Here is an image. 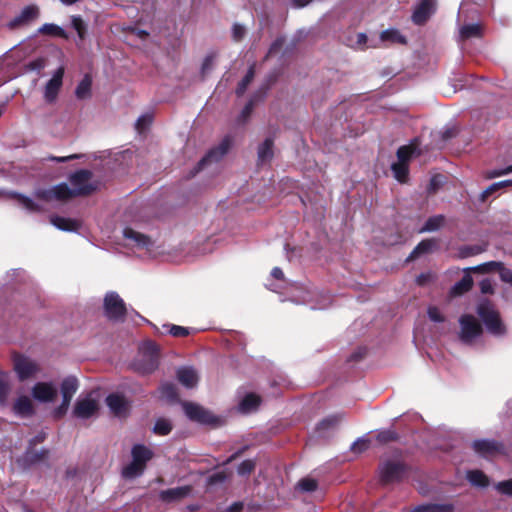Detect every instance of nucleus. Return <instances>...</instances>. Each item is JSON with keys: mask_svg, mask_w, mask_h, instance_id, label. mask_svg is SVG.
<instances>
[{"mask_svg": "<svg viewBox=\"0 0 512 512\" xmlns=\"http://www.w3.org/2000/svg\"><path fill=\"white\" fill-rule=\"evenodd\" d=\"M245 33H246V30L242 25H240L238 23H235L233 25L232 38L234 41H236V42L241 41L244 38Z\"/></svg>", "mask_w": 512, "mask_h": 512, "instance_id": "0e129e2a", "label": "nucleus"}, {"mask_svg": "<svg viewBox=\"0 0 512 512\" xmlns=\"http://www.w3.org/2000/svg\"><path fill=\"white\" fill-rule=\"evenodd\" d=\"M454 505L451 503L438 504V503H427L418 505L409 512H453Z\"/></svg>", "mask_w": 512, "mask_h": 512, "instance_id": "cd10ccee", "label": "nucleus"}, {"mask_svg": "<svg viewBox=\"0 0 512 512\" xmlns=\"http://www.w3.org/2000/svg\"><path fill=\"white\" fill-rule=\"evenodd\" d=\"M459 339L462 343L470 345L483 334L481 323L471 314H463L459 318Z\"/></svg>", "mask_w": 512, "mask_h": 512, "instance_id": "39448f33", "label": "nucleus"}, {"mask_svg": "<svg viewBox=\"0 0 512 512\" xmlns=\"http://www.w3.org/2000/svg\"><path fill=\"white\" fill-rule=\"evenodd\" d=\"M370 446V440L359 438L351 445V451L354 453H363Z\"/></svg>", "mask_w": 512, "mask_h": 512, "instance_id": "4d7b16f0", "label": "nucleus"}, {"mask_svg": "<svg viewBox=\"0 0 512 512\" xmlns=\"http://www.w3.org/2000/svg\"><path fill=\"white\" fill-rule=\"evenodd\" d=\"M468 481L476 487H487L489 485V479L486 474L481 470H470L467 472Z\"/></svg>", "mask_w": 512, "mask_h": 512, "instance_id": "72a5a7b5", "label": "nucleus"}, {"mask_svg": "<svg viewBox=\"0 0 512 512\" xmlns=\"http://www.w3.org/2000/svg\"><path fill=\"white\" fill-rule=\"evenodd\" d=\"M106 404L116 416H123L129 410V403L123 395L112 393L106 398Z\"/></svg>", "mask_w": 512, "mask_h": 512, "instance_id": "f3484780", "label": "nucleus"}, {"mask_svg": "<svg viewBox=\"0 0 512 512\" xmlns=\"http://www.w3.org/2000/svg\"><path fill=\"white\" fill-rule=\"evenodd\" d=\"M476 311L490 334L494 336L506 334V326L502 322L499 312L494 309L489 300L480 302Z\"/></svg>", "mask_w": 512, "mask_h": 512, "instance_id": "f03ea898", "label": "nucleus"}, {"mask_svg": "<svg viewBox=\"0 0 512 512\" xmlns=\"http://www.w3.org/2000/svg\"><path fill=\"white\" fill-rule=\"evenodd\" d=\"M13 368L20 381H25L35 376L39 370V365L29 357L14 352L12 354Z\"/></svg>", "mask_w": 512, "mask_h": 512, "instance_id": "423d86ee", "label": "nucleus"}, {"mask_svg": "<svg viewBox=\"0 0 512 512\" xmlns=\"http://www.w3.org/2000/svg\"><path fill=\"white\" fill-rule=\"evenodd\" d=\"M123 235L126 239L135 243L140 248H148L152 245V241L149 236L140 233L130 227H126L123 231Z\"/></svg>", "mask_w": 512, "mask_h": 512, "instance_id": "4be33fe9", "label": "nucleus"}, {"mask_svg": "<svg viewBox=\"0 0 512 512\" xmlns=\"http://www.w3.org/2000/svg\"><path fill=\"white\" fill-rule=\"evenodd\" d=\"M297 486L302 492H313L318 488V482L313 478L306 477L302 478Z\"/></svg>", "mask_w": 512, "mask_h": 512, "instance_id": "603ef678", "label": "nucleus"}, {"mask_svg": "<svg viewBox=\"0 0 512 512\" xmlns=\"http://www.w3.org/2000/svg\"><path fill=\"white\" fill-rule=\"evenodd\" d=\"M193 487L191 485H184L175 488L161 490L158 498L165 504L178 503L191 495Z\"/></svg>", "mask_w": 512, "mask_h": 512, "instance_id": "9b49d317", "label": "nucleus"}, {"mask_svg": "<svg viewBox=\"0 0 512 512\" xmlns=\"http://www.w3.org/2000/svg\"><path fill=\"white\" fill-rule=\"evenodd\" d=\"M487 248L488 243L486 242L474 245H462L458 248V257L461 259H465L471 256L479 255L485 252Z\"/></svg>", "mask_w": 512, "mask_h": 512, "instance_id": "bb28decb", "label": "nucleus"}, {"mask_svg": "<svg viewBox=\"0 0 512 512\" xmlns=\"http://www.w3.org/2000/svg\"><path fill=\"white\" fill-rule=\"evenodd\" d=\"M64 72V67H59L47 82L44 89V99L47 103L52 104L56 101L63 84Z\"/></svg>", "mask_w": 512, "mask_h": 512, "instance_id": "ddd939ff", "label": "nucleus"}, {"mask_svg": "<svg viewBox=\"0 0 512 512\" xmlns=\"http://www.w3.org/2000/svg\"><path fill=\"white\" fill-rule=\"evenodd\" d=\"M261 397L255 393L246 394L241 400L239 407L242 412L256 410L261 404Z\"/></svg>", "mask_w": 512, "mask_h": 512, "instance_id": "7c9ffc66", "label": "nucleus"}, {"mask_svg": "<svg viewBox=\"0 0 512 512\" xmlns=\"http://www.w3.org/2000/svg\"><path fill=\"white\" fill-rule=\"evenodd\" d=\"M231 145H232L231 136H229V135L225 136L222 139V141L219 143V145L211 148L206 153V155L197 163L196 167L194 168L193 175L200 172L208 164L220 161L228 153V151L231 148Z\"/></svg>", "mask_w": 512, "mask_h": 512, "instance_id": "0eeeda50", "label": "nucleus"}, {"mask_svg": "<svg viewBox=\"0 0 512 512\" xmlns=\"http://www.w3.org/2000/svg\"><path fill=\"white\" fill-rule=\"evenodd\" d=\"M153 121V115L152 114H144L141 115L137 121H136V129L138 132L144 131Z\"/></svg>", "mask_w": 512, "mask_h": 512, "instance_id": "6e6d98bb", "label": "nucleus"}, {"mask_svg": "<svg viewBox=\"0 0 512 512\" xmlns=\"http://www.w3.org/2000/svg\"><path fill=\"white\" fill-rule=\"evenodd\" d=\"M428 317L433 322H444L445 316L440 312V310L436 306H431L428 308Z\"/></svg>", "mask_w": 512, "mask_h": 512, "instance_id": "680f3d73", "label": "nucleus"}, {"mask_svg": "<svg viewBox=\"0 0 512 512\" xmlns=\"http://www.w3.org/2000/svg\"><path fill=\"white\" fill-rule=\"evenodd\" d=\"M92 78L86 74L76 87L75 95L78 99H87L91 96Z\"/></svg>", "mask_w": 512, "mask_h": 512, "instance_id": "2f4dec72", "label": "nucleus"}, {"mask_svg": "<svg viewBox=\"0 0 512 512\" xmlns=\"http://www.w3.org/2000/svg\"><path fill=\"white\" fill-rule=\"evenodd\" d=\"M435 0H421L412 14V21L416 25H424L435 12Z\"/></svg>", "mask_w": 512, "mask_h": 512, "instance_id": "dca6fc26", "label": "nucleus"}, {"mask_svg": "<svg viewBox=\"0 0 512 512\" xmlns=\"http://www.w3.org/2000/svg\"><path fill=\"white\" fill-rule=\"evenodd\" d=\"M412 466L402 459H386L378 466V479L382 486L400 484L409 478Z\"/></svg>", "mask_w": 512, "mask_h": 512, "instance_id": "f257e3e1", "label": "nucleus"}, {"mask_svg": "<svg viewBox=\"0 0 512 512\" xmlns=\"http://www.w3.org/2000/svg\"><path fill=\"white\" fill-rule=\"evenodd\" d=\"M472 449L483 458H489L503 453L504 445L496 440L479 439L472 442Z\"/></svg>", "mask_w": 512, "mask_h": 512, "instance_id": "1a4fd4ad", "label": "nucleus"}, {"mask_svg": "<svg viewBox=\"0 0 512 512\" xmlns=\"http://www.w3.org/2000/svg\"><path fill=\"white\" fill-rule=\"evenodd\" d=\"M169 333L177 338L186 337L189 335V329L183 326L171 325L169 329Z\"/></svg>", "mask_w": 512, "mask_h": 512, "instance_id": "e2e57ef3", "label": "nucleus"}, {"mask_svg": "<svg viewBox=\"0 0 512 512\" xmlns=\"http://www.w3.org/2000/svg\"><path fill=\"white\" fill-rule=\"evenodd\" d=\"M400 439L399 434L392 429L381 430L376 436V440L380 444H388L390 442H396Z\"/></svg>", "mask_w": 512, "mask_h": 512, "instance_id": "49530a36", "label": "nucleus"}, {"mask_svg": "<svg viewBox=\"0 0 512 512\" xmlns=\"http://www.w3.org/2000/svg\"><path fill=\"white\" fill-rule=\"evenodd\" d=\"M255 77V63H253L252 65H250V67L248 68L247 70V73L246 75L243 77V79L238 83L237 85V88H236V95L238 97L244 95V93L246 92L248 86L250 85V83L253 81Z\"/></svg>", "mask_w": 512, "mask_h": 512, "instance_id": "a19ab883", "label": "nucleus"}, {"mask_svg": "<svg viewBox=\"0 0 512 512\" xmlns=\"http://www.w3.org/2000/svg\"><path fill=\"white\" fill-rule=\"evenodd\" d=\"M70 403L71 402L62 399V403L58 407H56L52 412L53 418L55 420L62 419L66 415Z\"/></svg>", "mask_w": 512, "mask_h": 512, "instance_id": "13d9d810", "label": "nucleus"}, {"mask_svg": "<svg viewBox=\"0 0 512 512\" xmlns=\"http://www.w3.org/2000/svg\"><path fill=\"white\" fill-rule=\"evenodd\" d=\"M444 223V215L431 216L426 220L425 224L420 229V233L437 231L444 225Z\"/></svg>", "mask_w": 512, "mask_h": 512, "instance_id": "ea45409f", "label": "nucleus"}, {"mask_svg": "<svg viewBox=\"0 0 512 512\" xmlns=\"http://www.w3.org/2000/svg\"><path fill=\"white\" fill-rule=\"evenodd\" d=\"M78 388L79 382L75 376L70 375L64 378L60 385L62 399L71 402Z\"/></svg>", "mask_w": 512, "mask_h": 512, "instance_id": "6ab92c4d", "label": "nucleus"}, {"mask_svg": "<svg viewBox=\"0 0 512 512\" xmlns=\"http://www.w3.org/2000/svg\"><path fill=\"white\" fill-rule=\"evenodd\" d=\"M480 291L483 294H493L494 293V287L492 284V281L489 278H485L480 281L479 283Z\"/></svg>", "mask_w": 512, "mask_h": 512, "instance_id": "338daca9", "label": "nucleus"}, {"mask_svg": "<svg viewBox=\"0 0 512 512\" xmlns=\"http://www.w3.org/2000/svg\"><path fill=\"white\" fill-rule=\"evenodd\" d=\"M503 268V263L498 261H489L477 265L475 267L468 268V272L487 274L491 272H498V269Z\"/></svg>", "mask_w": 512, "mask_h": 512, "instance_id": "4c0bfd02", "label": "nucleus"}, {"mask_svg": "<svg viewBox=\"0 0 512 512\" xmlns=\"http://www.w3.org/2000/svg\"><path fill=\"white\" fill-rule=\"evenodd\" d=\"M255 468L256 461L253 459H247L239 464L237 468V473L239 476H249L254 472Z\"/></svg>", "mask_w": 512, "mask_h": 512, "instance_id": "3c124183", "label": "nucleus"}, {"mask_svg": "<svg viewBox=\"0 0 512 512\" xmlns=\"http://www.w3.org/2000/svg\"><path fill=\"white\" fill-rule=\"evenodd\" d=\"M268 88H269V86L267 85L261 91L255 93L249 99V101L246 103V105L244 106V108L242 109V111H241V113L239 115V118H238L239 122H246L247 121V119L251 116V114L253 112V109H254V106L256 105V103L261 101L265 97V94H266Z\"/></svg>", "mask_w": 512, "mask_h": 512, "instance_id": "aec40b11", "label": "nucleus"}, {"mask_svg": "<svg viewBox=\"0 0 512 512\" xmlns=\"http://www.w3.org/2000/svg\"><path fill=\"white\" fill-rule=\"evenodd\" d=\"M178 381L186 388H193L198 382L196 371L191 367H182L177 370Z\"/></svg>", "mask_w": 512, "mask_h": 512, "instance_id": "412c9836", "label": "nucleus"}, {"mask_svg": "<svg viewBox=\"0 0 512 512\" xmlns=\"http://www.w3.org/2000/svg\"><path fill=\"white\" fill-rule=\"evenodd\" d=\"M380 38L382 41H391L395 43H406V39L403 35L399 33V31L395 29H388L381 33Z\"/></svg>", "mask_w": 512, "mask_h": 512, "instance_id": "8fccbe9b", "label": "nucleus"}, {"mask_svg": "<svg viewBox=\"0 0 512 512\" xmlns=\"http://www.w3.org/2000/svg\"><path fill=\"white\" fill-rule=\"evenodd\" d=\"M38 33L42 35L60 37L63 39L68 38L66 31L60 26L53 23H45L38 29Z\"/></svg>", "mask_w": 512, "mask_h": 512, "instance_id": "f704fd0d", "label": "nucleus"}, {"mask_svg": "<svg viewBox=\"0 0 512 512\" xmlns=\"http://www.w3.org/2000/svg\"><path fill=\"white\" fill-rule=\"evenodd\" d=\"M132 459L146 467L148 461L153 457V452L142 444H136L131 450Z\"/></svg>", "mask_w": 512, "mask_h": 512, "instance_id": "393cba45", "label": "nucleus"}, {"mask_svg": "<svg viewBox=\"0 0 512 512\" xmlns=\"http://www.w3.org/2000/svg\"><path fill=\"white\" fill-rule=\"evenodd\" d=\"M415 150L416 147L412 144L400 146L396 153L398 162L407 163L409 165V161L415 153Z\"/></svg>", "mask_w": 512, "mask_h": 512, "instance_id": "a18cd8bd", "label": "nucleus"}, {"mask_svg": "<svg viewBox=\"0 0 512 512\" xmlns=\"http://www.w3.org/2000/svg\"><path fill=\"white\" fill-rule=\"evenodd\" d=\"M31 392L34 399L43 403L53 402L58 395L57 388L51 382H37Z\"/></svg>", "mask_w": 512, "mask_h": 512, "instance_id": "4468645a", "label": "nucleus"}, {"mask_svg": "<svg viewBox=\"0 0 512 512\" xmlns=\"http://www.w3.org/2000/svg\"><path fill=\"white\" fill-rule=\"evenodd\" d=\"M145 468L146 467L144 465L132 459V461L123 468L122 476L126 479H133L140 476L144 472Z\"/></svg>", "mask_w": 512, "mask_h": 512, "instance_id": "58836bf2", "label": "nucleus"}, {"mask_svg": "<svg viewBox=\"0 0 512 512\" xmlns=\"http://www.w3.org/2000/svg\"><path fill=\"white\" fill-rule=\"evenodd\" d=\"M147 350L139 360L134 362V369L143 375L154 372L159 365L156 346L153 343H149Z\"/></svg>", "mask_w": 512, "mask_h": 512, "instance_id": "6e6552de", "label": "nucleus"}, {"mask_svg": "<svg viewBox=\"0 0 512 512\" xmlns=\"http://www.w3.org/2000/svg\"><path fill=\"white\" fill-rule=\"evenodd\" d=\"M495 488L500 494L512 497V478L498 482Z\"/></svg>", "mask_w": 512, "mask_h": 512, "instance_id": "5fc2aeb1", "label": "nucleus"}, {"mask_svg": "<svg viewBox=\"0 0 512 512\" xmlns=\"http://www.w3.org/2000/svg\"><path fill=\"white\" fill-rule=\"evenodd\" d=\"M227 473L225 471H219L210 475L206 480L207 488L213 487L218 484H222L227 480Z\"/></svg>", "mask_w": 512, "mask_h": 512, "instance_id": "864d4df0", "label": "nucleus"}, {"mask_svg": "<svg viewBox=\"0 0 512 512\" xmlns=\"http://www.w3.org/2000/svg\"><path fill=\"white\" fill-rule=\"evenodd\" d=\"M72 26L77 31L78 36L83 39L86 32V26L84 21L79 16L72 17Z\"/></svg>", "mask_w": 512, "mask_h": 512, "instance_id": "bf43d9fd", "label": "nucleus"}, {"mask_svg": "<svg viewBox=\"0 0 512 512\" xmlns=\"http://www.w3.org/2000/svg\"><path fill=\"white\" fill-rule=\"evenodd\" d=\"M39 16L40 9L37 5L31 4L25 6L21 12L8 23V27L13 30L22 26L30 25L36 21Z\"/></svg>", "mask_w": 512, "mask_h": 512, "instance_id": "9d476101", "label": "nucleus"}, {"mask_svg": "<svg viewBox=\"0 0 512 512\" xmlns=\"http://www.w3.org/2000/svg\"><path fill=\"white\" fill-rule=\"evenodd\" d=\"M274 139L272 137H268L264 140L262 144L259 145L257 156L258 163L263 164L265 162L271 161L274 156Z\"/></svg>", "mask_w": 512, "mask_h": 512, "instance_id": "b1692460", "label": "nucleus"}, {"mask_svg": "<svg viewBox=\"0 0 512 512\" xmlns=\"http://www.w3.org/2000/svg\"><path fill=\"white\" fill-rule=\"evenodd\" d=\"M161 396L169 401H176L178 399V390L175 384L167 382L160 387Z\"/></svg>", "mask_w": 512, "mask_h": 512, "instance_id": "de8ad7c7", "label": "nucleus"}, {"mask_svg": "<svg viewBox=\"0 0 512 512\" xmlns=\"http://www.w3.org/2000/svg\"><path fill=\"white\" fill-rule=\"evenodd\" d=\"M11 392V385L8 376L0 372V405L5 406Z\"/></svg>", "mask_w": 512, "mask_h": 512, "instance_id": "37998d69", "label": "nucleus"}, {"mask_svg": "<svg viewBox=\"0 0 512 512\" xmlns=\"http://www.w3.org/2000/svg\"><path fill=\"white\" fill-rule=\"evenodd\" d=\"M53 195L55 200L68 201L76 197L73 189L68 184L60 183L53 187Z\"/></svg>", "mask_w": 512, "mask_h": 512, "instance_id": "473e14b6", "label": "nucleus"}, {"mask_svg": "<svg viewBox=\"0 0 512 512\" xmlns=\"http://www.w3.org/2000/svg\"><path fill=\"white\" fill-rule=\"evenodd\" d=\"M51 223L60 230L73 232L77 231L80 224L77 220L62 216H52Z\"/></svg>", "mask_w": 512, "mask_h": 512, "instance_id": "a878e982", "label": "nucleus"}, {"mask_svg": "<svg viewBox=\"0 0 512 512\" xmlns=\"http://www.w3.org/2000/svg\"><path fill=\"white\" fill-rule=\"evenodd\" d=\"M53 187L50 188V189H37L34 193L35 197L37 199H40V200H43V201H46V202H49L51 200H54V195H53Z\"/></svg>", "mask_w": 512, "mask_h": 512, "instance_id": "052dcab7", "label": "nucleus"}, {"mask_svg": "<svg viewBox=\"0 0 512 512\" xmlns=\"http://www.w3.org/2000/svg\"><path fill=\"white\" fill-rule=\"evenodd\" d=\"M473 287V278L470 274L466 273L458 282L454 284L451 293L454 296H460L470 291Z\"/></svg>", "mask_w": 512, "mask_h": 512, "instance_id": "c85d7f7f", "label": "nucleus"}, {"mask_svg": "<svg viewBox=\"0 0 512 512\" xmlns=\"http://www.w3.org/2000/svg\"><path fill=\"white\" fill-rule=\"evenodd\" d=\"M344 418L343 414H333L325 417L317 424V430H328L336 427Z\"/></svg>", "mask_w": 512, "mask_h": 512, "instance_id": "79ce46f5", "label": "nucleus"}, {"mask_svg": "<svg viewBox=\"0 0 512 512\" xmlns=\"http://www.w3.org/2000/svg\"><path fill=\"white\" fill-rule=\"evenodd\" d=\"M463 39H470L481 36V26L479 24H467L462 26L460 30Z\"/></svg>", "mask_w": 512, "mask_h": 512, "instance_id": "09e8293b", "label": "nucleus"}, {"mask_svg": "<svg viewBox=\"0 0 512 512\" xmlns=\"http://www.w3.org/2000/svg\"><path fill=\"white\" fill-rule=\"evenodd\" d=\"M499 184L493 183L490 186H488L479 196V200L481 202H485L492 194L499 191L498 188Z\"/></svg>", "mask_w": 512, "mask_h": 512, "instance_id": "69168bd1", "label": "nucleus"}, {"mask_svg": "<svg viewBox=\"0 0 512 512\" xmlns=\"http://www.w3.org/2000/svg\"><path fill=\"white\" fill-rule=\"evenodd\" d=\"M172 423L170 420L165 418H159L156 420L153 432L159 436H166L172 431Z\"/></svg>", "mask_w": 512, "mask_h": 512, "instance_id": "c03bdc74", "label": "nucleus"}, {"mask_svg": "<svg viewBox=\"0 0 512 512\" xmlns=\"http://www.w3.org/2000/svg\"><path fill=\"white\" fill-rule=\"evenodd\" d=\"M98 409L99 405L97 400L86 397L76 401L73 409V415L79 419H89L96 414Z\"/></svg>", "mask_w": 512, "mask_h": 512, "instance_id": "2eb2a0df", "label": "nucleus"}, {"mask_svg": "<svg viewBox=\"0 0 512 512\" xmlns=\"http://www.w3.org/2000/svg\"><path fill=\"white\" fill-rule=\"evenodd\" d=\"M11 197L15 199L24 209L29 212H40L41 206L35 203L31 198L20 194V193H12Z\"/></svg>", "mask_w": 512, "mask_h": 512, "instance_id": "e433bc0d", "label": "nucleus"}, {"mask_svg": "<svg viewBox=\"0 0 512 512\" xmlns=\"http://www.w3.org/2000/svg\"><path fill=\"white\" fill-rule=\"evenodd\" d=\"M186 416L195 422L201 424H212L216 421L215 417L202 406L187 402L183 405Z\"/></svg>", "mask_w": 512, "mask_h": 512, "instance_id": "f8f14e48", "label": "nucleus"}, {"mask_svg": "<svg viewBox=\"0 0 512 512\" xmlns=\"http://www.w3.org/2000/svg\"><path fill=\"white\" fill-rule=\"evenodd\" d=\"M438 245V240L435 238L423 239L410 253L408 260H414L419 256L431 252Z\"/></svg>", "mask_w": 512, "mask_h": 512, "instance_id": "5701e85b", "label": "nucleus"}, {"mask_svg": "<svg viewBox=\"0 0 512 512\" xmlns=\"http://www.w3.org/2000/svg\"><path fill=\"white\" fill-rule=\"evenodd\" d=\"M93 173L87 169H80L75 171L69 176V182L76 197H85L93 194L97 188L98 183L92 181Z\"/></svg>", "mask_w": 512, "mask_h": 512, "instance_id": "20e7f679", "label": "nucleus"}, {"mask_svg": "<svg viewBox=\"0 0 512 512\" xmlns=\"http://www.w3.org/2000/svg\"><path fill=\"white\" fill-rule=\"evenodd\" d=\"M442 181H441V176L440 175H434L431 177L430 179V183H429V187H428V192L429 193H435L440 185H441Z\"/></svg>", "mask_w": 512, "mask_h": 512, "instance_id": "774afa93", "label": "nucleus"}, {"mask_svg": "<svg viewBox=\"0 0 512 512\" xmlns=\"http://www.w3.org/2000/svg\"><path fill=\"white\" fill-rule=\"evenodd\" d=\"M103 312L109 321L124 322L127 316V307L117 292L109 291L103 299Z\"/></svg>", "mask_w": 512, "mask_h": 512, "instance_id": "7ed1b4c3", "label": "nucleus"}, {"mask_svg": "<svg viewBox=\"0 0 512 512\" xmlns=\"http://www.w3.org/2000/svg\"><path fill=\"white\" fill-rule=\"evenodd\" d=\"M13 411L16 415L21 417H32L35 414L33 402L26 395H22L16 399L13 404Z\"/></svg>", "mask_w": 512, "mask_h": 512, "instance_id": "a211bd4d", "label": "nucleus"}, {"mask_svg": "<svg viewBox=\"0 0 512 512\" xmlns=\"http://www.w3.org/2000/svg\"><path fill=\"white\" fill-rule=\"evenodd\" d=\"M48 455V449L43 448L40 451H36L35 447H28L24 454V461L29 465H34L46 459Z\"/></svg>", "mask_w": 512, "mask_h": 512, "instance_id": "c756f323", "label": "nucleus"}, {"mask_svg": "<svg viewBox=\"0 0 512 512\" xmlns=\"http://www.w3.org/2000/svg\"><path fill=\"white\" fill-rule=\"evenodd\" d=\"M395 179L400 183H406L409 178V165L407 163L395 162L391 165Z\"/></svg>", "mask_w": 512, "mask_h": 512, "instance_id": "c9c22d12", "label": "nucleus"}]
</instances>
